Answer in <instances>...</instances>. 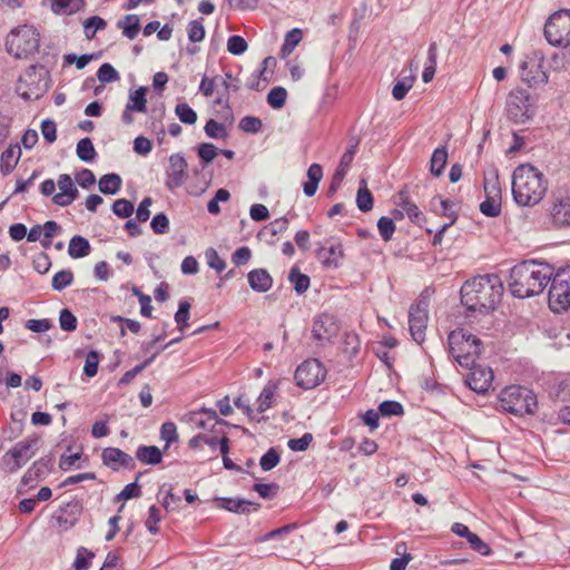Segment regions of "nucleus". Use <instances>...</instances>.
<instances>
[{
  "instance_id": "58836bf2",
  "label": "nucleus",
  "mask_w": 570,
  "mask_h": 570,
  "mask_svg": "<svg viewBox=\"0 0 570 570\" xmlns=\"http://www.w3.org/2000/svg\"><path fill=\"white\" fill-rule=\"evenodd\" d=\"M94 558L95 553L91 550L85 547H80L77 549V554L72 563V568L75 570H88Z\"/></svg>"
},
{
  "instance_id": "b1692460",
  "label": "nucleus",
  "mask_w": 570,
  "mask_h": 570,
  "mask_svg": "<svg viewBox=\"0 0 570 570\" xmlns=\"http://www.w3.org/2000/svg\"><path fill=\"white\" fill-rule=\"evenodd\" d=\"M278 381H269L262 390L258 399H257V411L259 413L266 412L272 407L275 395L278 390Z\"/></svg>"
},
{
  "instance_id": "473e14b6",
  "label": "nucleus",
  "mask_w": 570,
  "mask_h": 570,
  "mask_svg": "<svg viewBox=\"0 0 570 570\" xmlns=\"http://www.w3.org/2000/svg\"><path fill=\"white\" fill-rule=\"evenodd\" d=\"M121 177L117 174H106L99 180V190L106 195H115L121 188Z\"/></svg>"
},
{
  "instance_id": "13d9d810",
  "label": "nucleus",
  "mask_w": 570,
  "mask_h": 570,
  "mask_svg": "<svg viewBox=\"0 0 570 570\" xmlns=\"http://www.w3.org/2000/svg\"><path fill=\"white\" fill-rule=\"evenodd\" d=\"M77 324L78 322L76 316L69 309H61L59 315V325L61 330L72 332L77 328Z\"/></svg>"
},
{
  "instance_id": "39448f33",
  "label": "nucleus",
  "mask_w": 570,
  "mask_h": 570,
  "mask_svg": "<svg viewBox=\"0 0 570 570\" xmlns=\"http://www.w3.org/2000/svg\"><path fill=\"white\" fill-rule=\"evenodd\" d=\"M40 47V32L32 24H22L12 29L6 39L9 55L17 59H27L35 56Z\"/></svg>"
},
{
  "instance_id": "c85d7f7f",
  "label": "nucleus",
  "mask_w": 570,
  "mask_h": 570,
  "mask_svg": "<svg viewBox=\"0 0 570 570\" xmlns=\"http://www.w3.org/2000/svg\"><path fill=\"white\" fill-rule=\"evenodd\" d=\"M117 27L122 31L126 38L132 40L138 36L140 30L139 17L137 14H126L117 22Z\"/></svg>"
},
{
  "instance_id": "680f3d73",
  "label": "nucleus",
  "mask_w": 570,
  "mask_h": 570,
  "mask_svg": "<svg viewBox=\"0 0 570 570\" xmlns=\"http://www.w3.org/2000/svg\"><path fill=\"white\" fill-rule=\"evenodd\" d=\"M239 129L245 132L256 134L262 129V120L257 117L245 116L239 121Z\"/></svg>"
},
{
  "instance_id": "774afa93",
  "label": "nucleus",
  "mask_w": 570,
  "mask_h": 570,
  "mask_svg": "<svg viewBox=\"0 0 570 570\" xmlns=\"http://www.w3.org/2000/svg\"><path fill=\"white\" fill-rule=\"evenodd\" d=\"M97 77L101 82H111L118 79V72L110 63H104L99 67Z\"/></svg>"
},
{
  "instance_id": "6ab92c4d",
  "label": "nucleus",
  "mask_w": 570,
  "mask_h": 570,
  "mask_svg": "<svg viewBox=\"0 0 570 570\" xmlns=\"http://www.w3.org/2000/svg\"><path fill=\"white\" fill-rule=\"evenodd\" d=\"M187 163L185 158L178 154L169 157V168L167 171L166 186L173 190L179 187L186 175Z\"/></svg>"
},
{
  "instance_id": "2eb2a0df",
  "label": "nucleus",
  "mask_w": 570,
  "mask_h": 570,
  "mask_svg": "<svg viewBox=\"0 0 570 570\" xmlns=\"http://www.w3.org/2000/svg\"><path fill=\"white\" fill-rule=\"evenodd\" d=\"M429 322L428 303L420 301L411 305L409 311V330L412 338L421 344L425 340V331Z\"/></svg>"
},
{
  "instance_id": "e433bc0d",
  "label": "nucleus",
  "mask_w": 570,
  "mask_h": 570,
  "mask_svg": "<svg viewBox=\"0 0 570 570\" xmlns=\"http://www.w3.org/2000/svg\"><path fill=\"white\" fill-rule=\"evenodd\" d=\"M127 106L129 110L145 112L147 109L146 88L140 87L130 94Z\"/></svg>"
},
{
  "instance_id": "f8f14e48",
  "label": "nucleus",
  "mask_w": 570,
  "mask_h": 570,
  "mask_svg": "<svg viewBox=\"0 0 570 570\" xmlns=\"http://www.w3.org/2000/svg\"><path fill=\"white\" fill-rule=\"evenodd\" d=\"M505 112L514 124H524L530 119V94L522 88L511 90L507 98Z\"/></svg>"
},
{
  "instance_id": "f03ea898",
  "label": "nucleus",
  "mask_w": 570,
  "mask_h": 570,
  "mask_svg": "<svg viewBox=\"0 0 570 570\" xmlns=\"http://www.w3.org/2000/svg\"><path fill=\"white\" fill-rule=\"evenodd\" d=\"M546 175L531 164L519 165L512 174V196L522 207H532L541 203L548 191Z\"/></svg>"
},
{
  "instance_id": "a18cd8bd",
  "label": "nucleus",
  "mask_w": 570,
  "mask_h": 570,
  "mask_svg": "<svg viewBox=\"0 0 570 570\" xmlns=\"http://www.w3.org/2000/svg\"><path fill=\"white\" fill-rule=\"evenodd\" d=\"M175 112L183 124L194 125L197 121L196 111L186 102L178 104Z\"/></svg>"
},
{
  "instance_id": "864d4df0",
  "label": "nucleus",
  "mask_w": 570,
  "mask_h": 570,
  "mask_svg": "<svg viewBox=\"0 0 570 570\" xmlns=\"http://www.w3.org/2000/svg\"><path fill=\"white\" fill-rule=\"evenodd\" d=\"M248 48L246 40L242 36H230L227 40V50L235 56L243 55Z\"/></svg>"
},
{
  "instance_id": "bb28decb",
  "label": "nucleus",
  "mask_w": 570,
  "mask_h": 570,
  "mask_svg": "<svg viewBox=\"0 0 570 570\" xmlns=\"http://www.w3.org/2000/svg\"><path fill=\"white\" fill-rule=\"evenodd\" d=\"M136 458L144 464L156 465L161 462L163 453L156 445H140L136 451Z\"/></svg>"
},
{
  "instance_id": "a878e982",
  "label": "nucleus",
  "mask_w": 570,
  "mask_h": 570,
  "mask_svg": "<svg viewBox=\"0 0 570 570\" xmlns=\"http://www.w3.org/2000/svg\"><path fill=\"white\" fill-rule=\"evenodd\" d=\"M400 199L397 205L405 212V216H407L413 224L422 226L426 222L425 215L413 202L404 196L403 193L400 194Z\"/></svg>"
},
{
  "instance_id": "5701e85b",
  "label": "nucleus",
  "mask_w": 570,
  "mask_h": 570,
  "mask_svg": "<svg viewBox=\"0 0 570 570\" xmlns=\"http://www.w3.org/2000/svg\"><path fill=\"white\" fill-rule=\"evenodd\" d=\"M317 257L325 266H338L343 258V247L341 243H333L330 247H322L317 252Z\"/></svg>"
},
{
  "instance_id": "338daca9",
  "label": "nucleus",
  "mask_w": 570,
  "mask_h": 570,
  "mask_svg": "<svg viewBox=\"0 0 570 570\" xmlns=\"http://www.w3.org/2000/svg\"><path fill=\"white\" fill-rule=\"evenodd\" d=\"M313 441V435L311 433H305L298 439H291L287 442V446L295 452H301L307 450L309 444Z\"/></svg>"
},
{
  "instance_id": "0e129e2a",
  "label": "nucleus",
  "mask_w": 570,
  "mask_h": 570,
  "mask_svg": "<svg viewBox=\"0 0 570 570\" xmlns=\"http://www.w3.org/2000/svg\"><path fill=\"white\" fill-rule=\"evenodd\" d=\"M206 135L210 138L218 139L226 136V130L223 124L217 122L214 119H209L204 128Z\"/></svg>"
},
{
  "instance_id": "e2e57ef3",
  "label": "nucleus",
  "mask_w": 570,
  "mask_h": 570,
  "mask_svg": "<svg viewBox=\"0 0 570 570\" xmlns=\"http://www.w3.org/2000/svg\"><path fill=\"white\" fill-rule=\"evenodd\" d=\"M150 227L155 234L163 235L169 229V219L164 213L157 214L151 219Z\"/></svg>"
},
{
  "instance_id": "a19ab883",
  "label": "nucleus",
  "mask_w": 570,
  "mask_h": 570,
  "mask_svg": "<svg viewBox=\"0 0 570 570\" xmlns=\"http://www.w3.org/2000/svg\"><path fill=\"white\" fill-rule=\"evenodd\" d=\"M77 156L82 161H92L96 157V150L89 138H82L78 141L76 148Z\"/></svg>"
},
{
  "instance_id": "79ce46f5",
  "label": "nucleus",
  "mask_w": 570,
  "mask_h": 570,
  "mask_svg": "<svg viewBox=\"0 0 570 570\" xmlns=\"http://www.w3.org/2000/svg\"><path fill=\"white\" fill-rule=\"evenodd\" d=\"M106 26V21L98 16H92L88 18L83 23V32L86 38L92 39L96 36L97 31L104 30Z\"/></svg>"
},
{
  "instance_id": "7c9ffc66",
  "label": "nucleus",
  "mask_w": 570,
  "mask_h": 570,
  "mask_svg": "<svg viewBox=\"0 0 570 570\" xmlns=\"http://www.w3.org/2000/svg\"><path fill=\"white\" fill-rule=\"evenodd\" d=\"M90 253V244L82 236H73L68 246V255L71 258H82Z\"/></svg>"
},
{
  "instance_id": "7ed1b4c3",
  "label": "nucleus",
  "mask_w": 570,
  "mask_h": 570,
  "mask_svg": "<svg viewBox=\"0 0 570 570\" xmlns=\"http://www.w3.org/2000/svg\"><path fill=\"white\" fill-rule=\"evenodd\" d=\"M461 302L470 311H492L503 293L499 276L482 275L466 281L461 287Z\"/></svg>"
},
{
  "instance_id": "a211bd4d",
  "label": "nucleus",
  "mask_w": 570,
  "mask_h": 570,
  "mask_svg": "<svg viewBox=\"0 0 570 570\" xmlns=\"http://www.w3.org/2000/svg\"><path fill=\"white\" fill-rule=\"evenodd\" d=\"M102 463L114 471L124 469H135V459L118 448H106L101 453Z\"/></svg>"
},
{
  "instance_id": "6e6d98bb",
  "label": "nucleus",
  "mask_w": 570,
  "mask_h": 570,
  "mask_svg": "<svg viewBox=\"0 0 570 570\" xmlns=\"http://www.w3.org/2000/svg\"><path fill=\"white\" fill-rule=\"evenodd\" d=\"M161 520L160 510L156 505H151L148 510V517L145 521V525L148 531L153 534L158 533V523Z\"/></svg>"
},
{
  "instance_id": "4c0bfd02",
  "label": "nucleus",
  "mask_w": 570,
  "mask_h": 570,
  "mask_svg": "<svg viewBox=\"0 0 570 570\" xmlns=\"http://www.w3.org/2000/svg\"><path fill=\"white\" fill-rule=\"evenodd\" d=\"M356 204L361 212L367 213L373 208V196L363 180L357 190Z\"/></svg>"
},
{
  "instance_id": "423d86ee",
  "label": "nucleus",
  "mask_w": 570,
  "mask_h": 570,
  "mask_svg": "<svg viewBox=\"0 0 570 570\" xmlns=\"http://www.w3.org/2000/svg\"><path fill=\"white\" fill-rule=\"evenodd\" d=\"M499 404L503 411L522 416L534 412L537 397L533 392L527 387L510 385L501 391Z\"/></svg>"
},
{
  "instance_id": "4be33fe9",
  "label": "nucleus",
  "mask_w": 570,
  "mask_h": 570,
  "mask_svg": "<svg viewBox=\"0 0 570 570\" xmlns=\"http://www.w3.org/2000/svg\"><path fill=\"white\" fill-rule=\"evenodd\" d=\"M21 157V148L18 145H10L0 156V171L9 175L17 166Z\"/></svg>"
},
{
  "instance_id": "8fccbe9b",
  "label": "nucleus",
  "mask_w": 570,
  "mask_h": 570,
  "mask_svg": "<svg viewBox=\"0 0 570 570\" xmlns=\"http://www.w3.org/2000/svg\"><path fill=\"white\" fill-rule=\"evenodd\" d=\"M480 212L488 217H498L501 214V200L485 196L480 204Z\"/></svg>"
},
{
  "instance_id": "c03bdc74",
  "label": "nucleus",
  "mask_w": 570,
  "mask_h": 570,
  "mask_svg": "<svg viewBox=\"0 0 570 570\" xmlns=\"http://www.w3.org/2000/svg\"><path fill=\"white\" fill-rule=\"evenodd\" d=\"M302 40V31L301 29H293L287 32L285 37V41L282 47V56L286 57L293 52L295 47L301 42Z\"/></svg>"
},
{
  "instance_id": "3c124183",
  "label": "nucleus",
  "mask_w": 570,
  "mask_h": 570,
  "mask_svg": "<svg viewBox=\"0 0 570 570\" xmlns=\"http://www.w3.org/2000/svg\"><path fill=\"white\" fill-rule=\"evenodd\" d=\"M159 355V351H155L150 357H148L145 362H142L141 364L139 365H136L134 368L127 371L120 382L121 383H129L131 380H134L136 377V375H138L139 373H141L147 366H149L154 361L155 358Z\"/></svg>"
},
{
  "instance_id": "aec40b11",
  "label": "nucleus",
  "mask_w": 570,
  "mask_h": 570,
  "mask_svg": "<svg viewBox=\"0 0 570 570\" xmlns=\"http://www.w3.org/2000/svg\"><path fill=\"white\" fill-rule=\"evenodd\" d=\"M551 219L557 227H570V196H561L553 200Z\"/></svg>"
},
{
  "instance_id": "dca6fc26",
  "label": "nucleus",
  "mask_w": 570,
  "mask_h": 570,
  "mask_svg": "<svg viewBox=\"0 0 570 570\" xmlns=\"http://www.w3.org/2000/svg\"><path fill=\"white\" fill-rule=\"evenodd\" d=\"M465 382L476 393H485L492 386L494 374L491 367L483 365H471Z\"/></svg>"
},
{
  "instance_id": "37998d69",
  "label": "nucleus",
  "mask_w": 570,
  "mask_h": 570,
  "mask_svg": "<svg viewBox=\"0 0 570 570\" xmlns=\"http://www.w3.org/2000/svg\"><path fill=\"white\" fill-rule=\"evenodd\" d=\"M73 282V273L69 269H62L57 272L52 277V288L55 291H62Z\"/></svg>"
},
{
  "instance_id": "052dcab7",
  "label": "nucleus",
  "mask_w": 570,
  "mask_h": 570,
  "mask_svg": "<svg viewBox=\"0 0 570 570\" xmlns=\"http://www.w3.org/2000/svg\"><path fill=\"white\" fill-rule=\"evenodd\" d=\"M32 266L39 274H46L51 267V259L48 254L40 252L35 255L32 259Z\"/></svg>"
},
{
  "instance_id": "5fc2aeb1",
  "label": "nucleus",
  "mask_w": 570,
  "mask_h": 570,
  "mask_svg": "<svg viewBox=\"0 0 570 570\" xmlns=\"http://www.w3.org/2000/svg\"><path fill=\"white\" fill-rule=\"evenodd\" d=\"M160 439L166 442V448L169 444L178 441L177 426L174 422H165L160 428Z\"/></svg>"
},
{
  "instance_id": "20e7f679",
  "label": "nucleus",
  "mask_w": 570,
  "mask_h": 570,
  "mask_svg": "<svg viewBox=\"0 0 570 570\" xmlns=\"http://www.w3.org/2000/svg\"><path fill=\"white\" fill-rule=\"evenodd\" d=\"M448 343L451 356L462 367L473 365L481 354V340L464 328L452 331Z\"/></svg>"
},
{
  "instance_id": "0eeeda50",
  "label": "nucleus",
  "mask_w": 570,
  "mask_h": 570,
  "mask_svg": "<svg viewBox=\"0 0 570 570\" xmlns=\"http://www.w3.org/2000/svg\"><path fill=\"white\" fill-rule=\"evenodd\" d=\"M520 79L529 88L548 83L549 72L546 67V56L542 50H532L524 56L519 65Z\"/></svg>"
},
{
  "instance_id": "f3484780",
  "label": "nucleus",
  "mask_w": 570,
  "mask_h": 570,
  "mask_svg": "<svg viewBox=\"0 0 570 570\" xmlns=\"http://www.w3.org/2000/svg\"><path fill=\"white\" fill-rule=\"evenodd\" d=\"M57 186L59 188V193H57L52 197V203L55 205H58L60 207H67L78 198L79 193L70 175H59L57 179Z\"/></svg>"
},
{
  "instance_id": "c9c22d12",
  "label": "nucleus",
  "mask_w": 570,
  "mask_h": 570,
  "mask_svg": "<svg viewBox=\"0 0 570 570\" xmlns=\"http://www.w3.org/2000/svg\"><path fill=\"white\" fill-rule=\"evenodd\" d=\"M289 283L294 286L297 294L305 293L309 287V277L299 272L297 267H293L288 275Z\"/></svg>"
},
{
  "instance_id": "6e6552de",
  "label": "nucleus",
  "mask_w": 570,
  "mask_h": 570,
  "mask_svg": "<svg viewBox=\"0 0 570 570\" xmlns=\"http://www.w3.org/2000/svg\"><path fill=\"white\" fill-rule=\"evenodd\" d=\"M548 43L557 48L570 46V10L563 9L552 13L543 29Z\"/></svg>"
},
{
  "instance_id": "4468645a",
  "label": "nucleus",
  "mask_w": 570,
  "mask_h": 570,
  "mask_svg": "<svg viewBox=\"0 0 570 570\" xmlns=\"http://www.w3.org/2000/svg\"><path fill=\"white\" fill-rule=\"evenodd\" d=\"M338 332L340 325L332 314L322 313L315 316L312 324V336L318 344L331 343Z\"/></svg>"
},
{
  "instance_id": "bf43d9fd",
  "label": "nucleus",
  "mask_w": 570,
  "mask_h": 570,
  "mask_svg": "<svg viewBox=\"0 0 570 570\" xmlns=\"http://www.w3.org/2000/svg\"><path fill=\"white\" fill-rule=\"evenodd\" d=\"M279 463V454L274 448H271L259 461L262 470L269 471Z\"/></svg>"
},
{
  "instance_id": "2f4dec72",
  "label": "nucleus",
  "mask_w": 570,
  "mask_h": 570,
  "mask_svg": "<svg viewBox=\"0 0 570 570\" xmlns=\"http://www.w3.org/2000/svg\"><path fill=\"white\" fill-rule=\"evenodd\" d=\"M483 188L487 197L502 200V189L497 171H492L484 176Z\"/></svg>"
},
{
  "instance_id": "72a5a7b5",
  "label": "nucleus",
  "mask_w": 570,
  "mask_h": 570,
  "mask_svg": "<svg viewBox=\"0 0 570 570\" xmlns=\"http://www.w3.org/2000/svg\"><path fill=\"white\" fill-rule=\"evenodd\" d=\"M448 163L446 147H439L434 149L430 159V171L432 175L439 177Z\"/></svg>"
},
{
  "instance_id": "cd10ccee",
  "label": "nucleus",
  "mask_w": 570,
  "mask_h": 570,
  "mask_svg": "<svg viewBox=\"0 0 570 570\" xmlns=\"http://www.w3.org/2000/svg\"><path fill=\"white\" fill-rule=\"evenodd\" d=\"M217 419V413L213 409L202 407L198 411L188 414V422L198 429H207L208 422H214Z\"/></svg>"
},
{
  "instance_id": "ddd939ff",
  "label": "nucleus",
  "mask_w": 570,
  "mask_h": 570,
  "mask_svg": "<svg viewBox=\"0 0 570 570\" xmlns=\"http://www.w3.org/2000/svg\"><path fill=\"white\" fill-rule=\"evenodd\" d=\"M296 384L305 390L318 386L326 377V368L316 358L304 361L295 371Z\"/></svg>"
},
{
  "instance_id": "9d476101",
  "label": "nucleus",
  "mask_w": 570,
  "mask_h": 570,
  "mask_svg": "<svg viewBox=\"0 0 570 570\" xmlns=\"http://www.w3.org/2000/svg\"><path fill=\"white\" fill-rule=\"evenodd\" d=\"M38 439L27 438L16 443L2 458L3 466L8 472H17L37 453Z\"/></svg>"
},
{
  "instance_id": "c756f323",
  "label": "nucleus",
  "mask_w": 570,
  "mask_h": 570,
  "mask_svg": "<svg viewBox=\"0 0 570 570\" xmlns=\"http://www.w3.org/2000/svg\"><path fill=\"white\" fill-rule=\"evenodd\" d=\"M50 6L57 14H72L82 8L83 0H50Z\"/></svg>"
},
{
  "instance_id": "f257e3e1",
  "label": "nucleus",
  "mask_w": 570,
  "mask_h": 570,
  "mask_svg": "<svg viewBox=\"0 0 570 570\" xmlns=\"http://www.w3.org/2000/svg\"><path fill=\"white\" fill-rule=\"evenodd\" d=\"M552 275L550 264L525 261L511 268L508 286L514 297H531L543 292Z\"/></svg>"
},
{
  "instance_id": "4d7b16f0",
  "label": "nucleus",
  "mask_w": 570,
  "mask_h": 570,
  "mask_svg": "<svg viewBox=\"0 0 570 570\" xmlns=\"http://www.w3.org/2000/svg\"><path fill=\"white\" fill-rule=\"evenodd\" d=\"M112 212L120 218H128L134 213V205L125 198L117 199L112 205Z\"/></svg>"
},
{
  "instance_id": "09e8293b",
  "label": "nucleus",
  "mask_w": 570,
  "mask_h": 570,
  "mask_svg": "<svg viewBox=\"0 0 570 570\" xmlns=\"http://www.w3.org/2000/svg\"><path fill=\"white\" fill-rule=\"evenodd\" d=\"M287 98V91L283 87L273 88L267 95V102L274 109L282 108Z\"/></svg>"
},
{
  "instance_id": "9b49d317",
  "label": "nucleus",
  "mask_w": 570,
  "mask_h": 570,
  "mask_svg": "<svg viewBox=\"0 0 570 570\" xmlns=\"http://www.w3.org/2000/svg\"><path fill=\"white\" fill-rule=\"evenodd\" d=\"M47 89V81L36 66L27 68L19 77L16 91L24 100L40 98Z\"/></svg>"
},
{
  "instance_id": "603ef678",
  "label": "nucleus",
  "mask_w": 570,
  "mask_h": 570,
  "mask_svg": "<svg viewBox=\"0 0 570 570\" xmlns=\"http://www.w3.org/2000/svg\"><path fill=\"white\" fill-rule=\"evenodd\" d=\"M377 229L383 240L389 242L395 233V224L392 218L383 216L377 222Z\"/></svg>"
},
{
  "instance_id": "de8ad7c7",
  "label": "nucleus",
  "mask_w": 570,
  "mask_h": 570,
  "mask_svg": "<svg viewBox=\"0 0 570 570\" xmlns=\"http://www.w3.org/2000/svg\"><path fill=\"white\" fill-rule=\"evenodd\" d=\"M188 39L190 42H200L205 38V27L203 19H196L189 22L187 28Z\"/></svg>"
},
{
  "instance_id": "1a4fd4ad",
  "label": "nucleus",
  "mask_w": 570,
  "mask_h": 570,
  "mask_svg": "<svg viewBox=\"0 0 570 570\" xmlns=\"http://www.w3.org/2000/svg\"><path fill=\"white\" fill-rule=\"evenodd\" d=\"M549 306L553 312H564L570 307V265L553 271L550 279Z\"/></svg>"
},
{
  "instance_id": "412c9836",
  "label": "nucleus",
  "mask_w": 570,
  "mask_h": 570,
  "mask_svg": "<svg viewBox=\"0 0 570 570\" xmlns=\"http://www.w3.org/2000/svg\"><path fill=\"white\" fill-rule=\"evenodd\" d=\"M250 288L258 293H265L273 286V278L264 268L253 269L247 275Z\"/></svg>"
},
{
  "instance_id": "69168bd1",
  "label": "nucleus",
  "mask_w": 570,
  "mask_h": 570,
  "mask_svg": "<svg viewBox=\"0 0 570 570\" xmlns=\"http://www.w3.org/2000/svg\"><path fill=\"white\" fill-rule=\"evenodd\" d=\"M99 365V355L96 351H91L87 354L83 372L87 376L92 377L97 374Z\"/></svg>"
},
{
  "instance_id": "f704fd0d",
  "label": "nucleus",
  "mask_w": 570,
  "mask_h": 570,
  "mask_svg": "<svg viewBox=\"0 0 570 570\" xmlns=\"http://www.w3.org/2000/svg\"><path fill=\"white\" fill-rule=\"evenodd\" d=\"M219 507L222 509H225L229 512H236V513H245L249 512V507H253L254 503L247 500H235V499H228L223 498L219 499Z\"/></svg>"
},
{
  "instance_id": "49530a36",
  "label": "nucleus",
  "mask_w": 570,
  "mask_h": 570,
  "mask_svg": "<svg viewBox=\"0 0 570 570\" xmlns=\"http://www.w3.org/2000/svg\"><path fill=\"white\" fill-rule=\"evenodd\" d=\"M190 304L187 301H181L178 306V311L175 314V322L180 332H184L188 326Z\"/></svg>"
},
{
  "instance_id": "ea45409f",
  "label": "nucleus",
  "mask_w": 570,
  "mask_h": 570,
  "mask_svg": "<svg viewBox=\"0 0 570 570\" xmlns=\"http://www.w3.org/2000/svg\"><path fill=\"white\" fill-rule=\"evenodd\" d=\"M435 203H439L441 207L439 214L449 219L448 224H450V226L453 225L458 219L455 204L450 199H443L441 197H434L432 204L435 205Z\"/></svg>"
},
{
  "instance_id": "393cba45",
  "label": "nucleus",
  "mask_w": 570,
  "mask_h": 570,
  "mask_svg": "<svg viewBox=\"0 0 570 570\" xmlns=\"http://www.w3.org/2000/svg\"><path fill=\"white\" fill-rule=\"evenodd\" d=\"M323 178V168L320 164H312L307 169V181L303 184V191L307 197L316 194L318 184Z\"/></svg>"
}]
</instances>
